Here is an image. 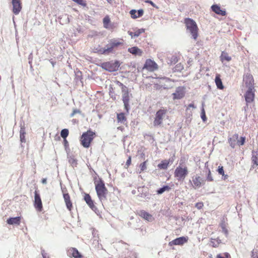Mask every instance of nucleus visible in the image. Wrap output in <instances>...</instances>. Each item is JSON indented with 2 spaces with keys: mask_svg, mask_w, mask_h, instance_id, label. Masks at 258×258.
Segmentation results:
<instances>
[{
  "mask_svg": "<svg viewBox=\"0 0 258 258\" xmlns=\"http://www.w3.org/2000/svg\"><path fill=\"white\" fill-rule=\"evenodd\" d=\"M217 171L219 174L222 175V176H225L224 168L223 166H219Z\"/></svg>",
  "mask_w": 258,
  "mask_h": 258,
  "instance_id": "37998d69",
  "label": "nucleus"
},
{
  "mask_svg": "<svg viewBox=\"0 0 258 258\" xmlns=\"http://www.w3.org/2000/svg\"><path fill=\"white\" fill-rule=\"evenodd\" d=\"M84 199L88 206L93 210L96 209V207L94 205V201L89 194L85 193L84 194Z\"/></svg>",
  "mask_w": 258,
  "mask_h": 258,
  "instance_id": "f3484780",
  "label": "nucleus"
},
{
  "mask_svg": "<svg viewBox=\"0 0 258 258\" xmlns=\"http://www.w3.org/2000/svg\"><path fill=\"white\" fill-rule=\"evenodd\" d=\"M64 202L66 203L67 209L71 211L73 209V204L71 200V198L68 193L63 194V195Z\"/></svg>",
  "mask_w": 258,
  "mask_h": 258,
  "instance_id": "a211bd4d",
  "label": "nucleus"
},
{
  "mask_svg": "<svg viewBox=\"0 0 258 258\" xmlns=\"http://www.w3.org/2000/svg\"><path fill=\"white\" fill-rule=\"evenodd\" d=\"M144 68L149 71L153 72L158 69V66L154 61L151 59H148L144 64Z\"/></svg>",
  "mask_w": 258,
  "mask_h": 258,
  "instance_id": "ddd939ff",
  "label": "nucleus"
},
{
  "mask_svg": "<svg viewBox=\"0 0 258 258\" xmlns=\"http://www.w3.org/2000/svg\"><path fill=\"white\" fill-rule=\"evenodd\" d=\"M128 51L133 54L138 55L139 56H141L143 53L142 50L136 46L129 48Z\"/></svg>",
  "mask_w": 258,
  "mask_h": 258,
  "instance_id": "5701e85b",
  "label": "nucleus"
},
{
  "mask_svg": "<svg viewBox=\"0 0 258 258\" xmlns=\"http://www.w3.org/2000/svg\"><path fill=\"white\" fill-rule=\"evenodd\" d=\"M73 2L76 3L79 5H81L84 7H86L87 6V4L85 1L84 0H72Z\"/></svg>",
  "mask_w": 258,
  "mask_h": 258,
  "instance_id": "ea45409f",
  "label": "nucleus"
},
{
  "mask_svg": "<svg viewBox=\"0 0 258 258\" xmlns=\"http://www.w3.org/2000/svg\"><path fill=\"white\" fill-rule=\"evenodd\" d=\"M184 23L187 32L191 36V38L197 40L199 37V29L196 22L190 18H185Z\"/></svg>",
  "mask_w": 258,
  "mask_h": 258,
  "instance_id": "f03ea898",
  "label": "nucleus"
},
{
  "mask_svg": "<svg viewBox=\"0 0 258 258\" xmlns=\"http://www.w3.org/2000/svg\"><path fill=\"white\" fill-rule=\"evenodd\" d=\"M243 82L245 87L248 89L254 88V79L252 75L250 74L247 73L244 75Z\"/></svg>",
  "mask_w": 258,
  "mask_h": 258,
  "instance_id": "9d476101",
  "label": "nucleus"
},
{
  "mask_svg": "<svg viewBox=\"0 0 258 258\" xmlns=\"http://www.w3.org/2000/svg\"><path fill=\"white\" fill-rule=\"evenodd\" d=\"M147 161H145L143 162V163H142L141 164H140V165L139 166V167L140 168V171L139 172L140 173L143 172L147 169Z\"/></svg>",
  "mask_w": 258,
  "mask_h": 258,
  "instance_id": "4c0bfd02",
  "label": "nucleus"
},
{
  "mask_svg": "<svg viewBox=\"0 0 258 258\" xmlns=\"http://www.w3.org/2000/svg\"><path fill=\"white\" fill-rule=\"evenodd\" d=\"M251 161L253 166L255 165L258 167V149L252 151Z\"/></svg>",
  "mask_w": 258,
  "mask_h": 258,
  "instance_id": "393cba45",
  "label": "nucleus"
},
{
  "mask_svg": "<svg viewBox=\"0 0 258 258\" xmlns=\"http://www.w3.org/2000/svg\"><path fill=\"white\" fill-rule=\"evenodd\" d=\"M171 188L168 185H165L162 187V188H160L157 190L158 194H162L163 192H164L165 191H169L170 190Z\"/></svg>",
  "mask_w": 258,
  "mask_h": 258,
  "instance_id": "f704fd0d",
  "label": "nucleus"
},
{
  "mask_svg": "<svg viewBox=\"0 0 258 258\" xmlns=\"http://www.w3.org/2000/svg\"><path fill=\"white\" fill-rule=\"evenodd\" d=\"M202 178L200 176H195L192 177L193 186L195 188L200 187L202 185Z\"/></svg>",
  "mask_w": 258,
  "mask_h": 258,
  "instance_id": "cd10ccee",
  "label": "nucleus"
},
{
  "mask_svg": "<svg viewBox=\"0 0 258 258\" xmlns=\"http://www.w3.org/2000/svg\"><path fill=\"white\" fill-rule=\"evenodd\" d=\"M94 180L95 190L99 200L101 202L106 200L108 190L104 181L100 178H95Z\"/></svg>",
  "mask_w": 258,
  "mask_h": 258,
  "instance_id": "f257e3e1",
  "label": "nucleus"
},
{
  "mask_svg": "<svg viewBox=\"0 0 258 258\" xmlns=\"http://www.w3.org/2000/svg\"><path fill=\"white\" fill-rule=\"evenodd\" d=\"M228 141L230 147L234 148L236 145L239 146L243 145L245 142V138L241 137L239 138L238 134H235L228 138Z\"/></svg>",
  "mask_w": 258,
  "mask_h": 258,
  "instance_id": "423d86ee",
  "label": "nucleus"
},
{
  "mask_svg": "<svg viewBox=\"0 0 258 258\" xmlns=\"http://www.w3.org/2000/svg\"><path fill=\"white\" fill-rule=\"evenodd\" d=\"M195 207L199 210L202 209L204 207V203L203 202H198L197 203Z\"/></svg>",
  "mask_w": 258,
  "mask_h": 258,
  "instance_id": "49530a36",
  "label": "nucleus"
},
{
  "mask_svg": "<svg viewBox=\"0 0 258 258\" xmlns=\"http://www.w3.org/2000/svg\"><path fill=\"white\" fill-rule=\"evenodd\" d=\"M69 135V130L68 129H63L61 130L60 133L61 137L64 139V141L67 142L66 139Z\"/></svg>",
  "mask_w": 258,
  "mask_h": 258,
  "instance_id": "72a5a7b5",
  "label": "nucleus"
},
{
  "mask_svg": "<svg viewBox=\"0 0 258 258\" xmlns=\"http://www.w3.org/2000/svg\"><path fill=\"white\" fill-rule=\"evenodd\" d=\"M252 258H258V248L254 249L251 251Z\"/></svg>",
  "mask_w": 258,
  "mask_h": 258,
  "instance_id": "79ce46f5",
  "label": "nucleus"
},
{
  "mask_svg": "<svg viewBox=\"0 0 258 258\" xmlns=\"http://www.w3.org/2000/svg\"><path fill=\"white\" fill-rule=\"evenodd\" d=\"M68 255L70 257L82 258L83 255L79 252L77 248L70 247L67 251Z\"/></svg>",
  "mask_w": 258,
  "mask_h": 258,
  "instance_id": "2eb2a0df",
  "label": "nucleus"
},
{
  "mask_svg": "<svg viewBox=\"0 0 258 258\" xmlns=\"http://www.w3.org/2000/svg\"><path fill=\"white\" fill-rule=\"evenodd\" d=\"M107 1L109 3H111L112 2V1H113V0H107Z\"/></svg>",
  "mask_w": 258,
  "mask_h": 258,
  "instance_id": "5fc2aeb1",
  "label": "nucleus"
},
{
  "mask_svg": "<svg viewBox=\"0 0 258 258\" xmlns=\"http://www.w3.org/2000/svg\"><path fill=\"white\" fill-rule=\"evenodd\" d=\"M103 26L106 29H113L115 28L113 24L110 23V19L109 16H106L103 19Z\"/></svg>",
  "mask_w": 258,
  "mask_h": 258,
  "instance_id": "6ab92c4d",
  "label": "nucleus"
},
{
  "mask_svg": "<svg viewBox=\"0 0 258 258\" xmlns=\"http://www.w3.org/2000/svg\"><path fill=\"white\" fill-rule=\"evenodd\" d=\"M43 184H46L47 182V180L46 178H43L41 181Z\"/></svg>",
  "mask_w": 258,
  "mask_h": 258,
  "instance_id": "864d4df0",
  "label": "nucleus"
},
{
  "mask_svg": "<svg viewBox=\"0 0 258 258\" xmlns=\"http://www.w3.org/2000/svg\"><path fill=\"white\" fill-rule=\"evenodd\" d=\"M207 180L209 181H213V178L212 177L211 172V171L210 169H209V171H208V174L207 176Z\"/></svg>",
  "mask_w": 258,
  "mask_h": 258,
  "instance_id": "c03bdc74",
  "label": "nucleus"
},
{
  "mask_svg": "<svg viewBox=\"0 0 258 258\" xmlns=\"http://www.w3.org/2000/svg\"><path fill=\"white\" fill-rule=\"evenodd\" d=\"M123 44V40L122 39H112L109 40L106 48H102L98 50V52L102 54H109L113 51L115 48Z\"/></svg>",
  "mask_w": 258,
  "mask_h": 258,
  "instance_id": "7ed1b4c3",
  "label": "nucleus"
},
{
  "mask_svg": "<svg viewBox=\"0 0 258 258\" xmlns=\"http://www.w3.org/2000/svg\"><path fill=\"white\" fill-rule=\"evenodd\" d=\"M120 64L118 60L104 62L101 65L102 68L110 72H115L118 70Z\"/></svg>",
  "mask_w": 258,
  "mask_h": 258,
  "instance_id": "0eeeda50",
  "label": "nucleus"
},
{
  "mask_svg": "<svg viewBox=\"0 0 258 258\" xmlns=\"http://www.w3.org/2000/svg\"><path fill=\"white\" fill-rule=\"evenodd\" d=\"M25 131L24 129H21L20 130V139L21 141L23 142V140L25 139Z\"/></svg>",
  "mask_w": 258,
  "mask_h": 258,
  "instance_id": "a18cd8bd",
  "label": "nucleus"
},
{
  "mask_svg": "<svg viewBox=\"0 0 258 258\" xmlns=\"http://www.w3.org/2000/svg\"><path fill=\"white\" fill-rule=\"evenodd\" d=\"M169 161L167 160H164L161 161V163L158 165L159 168L161 169H166L169 165Z\"/></svg>",
  "mask_w": 258,
  "mask_h": 258,
  "instance_id": "c756f323",
  "label": "nucleus"
},
{
  "mask_svg": "<svg viewBox=\"0 0 258 258\" xmlns=\"http://www.w3.org/2000/svg\"><path fill=\"white\" fill-rule=\"evenodd\" d=\"M172 95L173 99H180L184 96V92L181 89H177Z\"/></svg>",
  "mask_w": 258,
  "mask_h": 258,
  "instance_id": "a878e982",
  "label": "nucleus"
},
{
  "mask_svg": "<svg viewBox=\"0 0 258 258\" xmlns=\"http://www.w3.org/2000/svg\"><path fill=\"white\" fill-rule=\"evenodd\" d=\"M207 258H213V256H212V255L211 254V255H209V257H207Z\"/></svg>",
  "mask_w": 258,
  "mask_h": 258,
  "instance_id": "4d7b16f0",
  "label": "nucleus"
},
{
  "mask_svg": "<svg viewBox=\"0 0 258 258\" xmlns=\"http://www.w3.org/2000/svg\"><path fill=\"white\" fill-rule=\"evenodd\" d=\"M95 137V132L91 130H88L87 132L83 133L81 136L80 140L81 144L84 148H89Z\"/></svg>",
  "mask_w": 258,
  "mask_h": 258,
  "instance_id": "39448f33",
  "label": "nucleus"
},
{
  "mask_svg": "<svg viewBox=\"0 0 258 258\" xmlns=\"http://www.w3.org/2000/svg\"><path fill=\"white\" fill-rule=\"evenodd\" d=\"M167 113V109L163 107L156 112L153 121V124L155 126L160 125L162 123L164 117Z\"/></svg>",
  "mask_w": 258,
  "mask_h": 258,
  "instance_id": "6e6552de",
  "label": "nucleus"
},
{
  "mask_svg": "<svg viewBox=\"0 0 258 258\" xmlns=\"http://www.w3.org/2000/svg\"><path fill=\"white\" fill-rule=\"evenodd\" d=\"M146 3H148V4H150L151 6H152L153 7H155V4L151 1L150 0H147L145 2Z\"/></svg>",
  "mask_w": 258,
  "mask_h": 258,
  "instance_id": "603ef678",
  "label": "nucleus"
},
{
  "mask_svg": "<svg viewBox=\"0 0 258 258\" xmlns=\"http://www.w3.org/2000/svg\"><path fill=\"white\" fill-rule=\"evenodd\" d=\"M138 215L142 218L149 221H151L153 219L152 216L151 214L144 210L140 211L138 212Z\"/></svg>",
  "mask_w": 258,
  "mask_h": 258,
  "instance_id": "4be33fe9",
  "label": "nucleus"
},
{
  "mask_svg": "<svg viewBox=\"0 0 258 258\" xmlns=\"http://www.w3.org/2000/svg\"><path fill=\"white\" fill-rule=\"evenodd\" d=\"M188 174V169L187 166L183 164L181 162L175 168L174 172V177L179 182H183Z\"/></svg>",
  "mask_w": 258,
  "mask_h": 258,
  "instance_id": "20e7f679",
  "label": "nucleus"
},
{
  "mask_svg": "<svg viewBox=\"0 0 258 258\" xmlns=\"http://www.w3.org/2000/svg\"><path fill=\"white\" fill-rule=\"evenodd\" d=\"M130 14L133 19H137L143 15L144 11L142 9L139 10L138 11L135 10H132L130 11Z\"/></svg>",
  "mask_w": 258,
  "mask_h": 258,
  "instance_id": "412c9836",
  "label": "nucleus"
},
{
  "mask_svg": "<svg viewBox=\"0 0 258 258\" xmlns=\"http://www.w3.org/2000/svg\"><path fill=\"white\" fill-rule=\"evenodd\" d=\"M81 113V111L78 109H74L72 113L71 114V116L73 117L77 113Z\"/></svg>",
  "mask_w": 258,
  "mask_h": 258,
  "instance_id": "09e8293b",
  "label": "nucleus"
},
{
  "mask_svg": "<svg viewBox=\"0 0 258 258\" xmlns=\"http://www.w3.org/2000/svg\"><path fill=\"white\" fill-rule=\"evenodd\" d=\"M216 258H231V256L229 253L224 252L217 254Z\"/></svg>",
  "mask_w": 258,
  "mask_h": 258,
  "instance_id": "e433bc0d",
  "label": "nucleus"
},
{
  "mask_svg": "<svg viewBox=\"0 0 258 258\" xmlns=\"http://www.w3.org/2000/svg\"><path fill=\"white\" fill-rule=\"evenodd\" d=\"M132 163V158L131 156H129L125 164L126 168H127Z\"/></svg>",
  "mask_w": 258,
  "mask_h": 258,
  "instance_id": "de8ad7c7",
  "label": "nucleus"
},
{
  "mask_svg": "<svg viewBox=\"0 0 258 258\" xmlns=\"http://www.w3.org/2000/svg\"><path fill=\"white\" fill-rule=\"evenodd\" d=\"M254 88H249L244 94V98L247 103H251L253 102L255 97Z\"/></svg>",
  "mask_w": 258,
  "mask_h": 258,
  "instance_id": "f8f14e48",
  "label": "nucleus"
},
{
  "mask_svg": "<svg viewBox=\"0 0 258 258\" xmlns=\"http://www.w3.org/2000/svg\"><path fill=\"white\" fill-rule=\"evenodd\" d=\"M122 100L124 104V109L127 113H128L130 110L129 102L130 100V96L132 95L130 94L128 89L126 90L122 91Z\"/></svg>",
  "mask_w": 258,
  "mask_h": 258,
  "instance_id": "1a4fd4ad",
  "label": "nucleus"
},
{
  "mask_svg": "<svg viewBox=\"0 0 258 258\" xmlns=\"http://www.w3.org/2000/svg\"><path fill=\"white\" fill-rule=\"evenodd\" d=\"M231 57L230 56L228 53L225 51H222L220 56V60L222 62L226 60L227 61H230L231 60Z\"/></svg>",
  "mask_w": 258,
  "mask_h": 258,
  "instance_id": "c85d7f7f",
  "label": "nucleus"
},
{
  "mask_svg": "<svg viewBox=\"0 0 258 258\" xmlns=\"http://www.w3.org/2000/svg\"><path fill=\"white\" fill-rule=\"evenodd\" d=\"M227 175H225L224 179L227 178Z\"/></svg>",
  "mask_w": 258,
  "mask_h": 258,
  "instance_id": "13d9d810",
  "label": "nucleus"
},
{
  "mask_svg": "<svg viewBox=\"0 0 258 258\" xmlns=\"http://www.w3.org/2000/svg\"><path fill=\"white\" fill-rule=\"evenodd\" d=\"M210 242L212 247H217L220 243V240L219 239L211 238Z\"/></svg>",
  "mask_w": 258,
  "mask_h": 258,
  "instance_id": "2f4dec72",
  "label": "nucleus"
},
{
  "mask_svg": "<svg viewBox=\"0 0 258 258\" xmlns=\"http://www.w3.org/2000/svg\"><path fill=\"white\" fill-rule=\"evenodd\" d=\"M13 12L18 15L22 10V3L20 0H12Z\"/></svg>",
  "mask_w": 258,
  "mask_h": 258,
  "instance_id": "dca6fc26",
  "label": "nucleus"
},
{
  "mask_svg": "<svg viewBox=\"0 0 258 258\" xmlns=\"http://www.w3.org/2000/svg\"><path fill=\"white\" fill-rule=\"evenodd\" d=\"M188 240V237L186 236H182L178 238H177L171 241H170L168 243V245L170 246H172L173 245H182L185 243H186Z\"/></svg>",
  "mask_w": 258,
  "mask_h": 258,
  "instance_id": "4468645a",
  "label": "nucleus"
},
{
  "mask_svg": "<svg viewBox=\"0 0 258 258\" xmlns=\"http://www.w3.org/2000/svg\"><path fill=\"white\" fill-rule=\"evenodd\" d=\"M212 11L216 14L224 16L226 15V11L221 9L220 7L217 5H214L211 7Z\"/></svg>",
  "mask_w": 258,
  "mask_h": 258,
  "instance_id": "aec40b11",
  "label": "nucleus"
},
{
  "mask_svg": "<svg viewBox=\"0 0 258 258\" xmlns=\"http://www.w3.org/2000/svg\"><path fill=\"white\" fill-rule=\"evenodd\" d=\"M117 120L118 122L123 123L126 120V118L124 113L117 114Z\"/></svg>",
  "mask_w": 258,
  "mask_h": 258,
  "instance_id": "7c9ffc66",
  "label": "nucleus"
},
{
  "mask_svg": "<svg viewBox=\"0 0 258 258\" xmlns=\"http://www.w3.org/2000/svg\"><path fill=\"white\" fill-rule=\"evenodd\" d=\"M215 82L218 89L223 90L224 88L222 80L220 78V74H217L216 75Z\"/></svg>",
  "mask_w": 258,
  "mask_h": 258,
  "instance_id": "b1692460",
  "label": "nucleus"
},
{
  "mask_svg": "<svg viewBox=\"0 0 258 258\" xmlns=\"http://www.w3.org/2000/svg\"><path fill=\"white\" fill-rule=\"evenodd\" d=\"M43 258H49L48 256H46L45 255H43Z\"/></svg>",
  "mask_w": 258,
  "mask_h": 258,
  "instance_id": "6e6d98bb",
  "label": "nucleus"
},
{
  "mask_svg": "<svg viewBox=\"0 0 258 258\" xmlns=\"http://www.w3.org/2000/svg\"><path fill=\"white\" fill-rule=\"evenodd\" d=\"M34 206L37 211L41 212L43 209L42 203L40 196L37 190L34 192Z\"/></svg>",
  "mask_w": 258,
  "mask_h": 258,
  "instance_id": "9b49d317",
  "label": "nucleus"
},
{
  "mask_svg": "<svg viewBox=\"0 0 258 258\" xmlns=\"http://www.w3.org/2000/svg\"><path fill=\"white\" fill-rule=\"evenodd\" d=\"M7 222L10 225L16 224L19 225L21 222V218L20 217L10 218L7 220Z\"/></svg>",
  "mask_w": 258,
  "mask_h": 258,
  "instance_id": "bb28decb",
  "label": "nucleus"
},
{
  "mask_svg": "<svg viewBox=\"0 0 258 258\" xmlns=\"http://www.w3.org/2000/svg\"><path fill=\"white\" fill-rule=\"evenodd\" d=\"M73 2L76 3L79 5H81L84 7H86L87 6V4L85 1L84 0H72Z\"/></svg>",
  "mask_w": 258,
  "mask_h": 258,
  "instance_id": "a19ab883",
  "label": "nucleus"
},
{
  "mask_svg": "<svg viewBox=\"0 0 258 258\" xmlns=\"http://www.w3.org/2000/svg\"><path fill=\"white\" fill-rule=\"evenodd\" d=\"M201 117H202V118L203 119V120H205L206 118V115H205V110H204V108H203V110H202Z\"/></svg>",
  "mask_w": 258,
  "mask_h": 258,
  "instance_id": "3c124183",
  "label": "nucleus"
},
{
  "mask_svg": "<svg viewBox=\"0 0 258 258\" xmlns=\"http://www.w3.org/2000/svg\"><path fill=\"white\" fill-rule=\"evenodd\" d=\"M114 82L116 85H117L118 86H119L120 87L122 92L128 89V88L126 86H125L124 85H123L122 83H121L119 81L116 80L114 81Z\"/></svg>",
  "mask_w": 258,
  "mask_h": 258,
  "instance_id": "c9c22d12",
  "label": "nucleus"
},
{
  "mask_svg": "<svg viewBox=\"0 0 258 258\" xmlns=\"http://www.w3.org/2000/svg\"><path fill=\"white\" fill-rule=\"evenodd\" d=\"M73 2L76 3L79 5H81L84 7H86L87 6V4L85 1L84 0H72Z\"/></svg>",
  "mask_w": 258,
  "mask_h": 258,
  "instance_id": "58836bf2",
  "label": "nucleus"
},
{
  "mask_svg": "<svg viewBox=\"0 0 258 258\" xmlns=\"http://www.w3.org/2000/svg\"><path fill=\"white\" fill-rule=\"evenodd\" d=\"M145 32V30L144 29H138L135 32H131L130 33V35L133 37H138L141 34L144 33Z\"/></svg>",
  "mask_w": 258,
  "mask_h": 258,
  "instance_id": "473e14b6",
  "label": "nucleus"
},
{
  "mask_svg": "<svg viewBox=\"0 0 258 258\" xmlns=\"http://www.w3.org/2000/svg\"><path fill=\"white\" fill-rule=\"evenodd\" d=\"M190 108H192L194 109L196 108V106H195L194 103H190V104H188L186 107V110H189Z\"/></svg>",
  "mask_w": 258,
  "mask_h": 258,
  "instance_id": "8fccbe9b",
  "label": "nucleus"
}]
</instances>
